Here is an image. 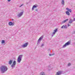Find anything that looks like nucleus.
<instances>
[{
	"instance_id": "nucleus-38",
	"label": "nucleus",
	"mask_w": 75,
	"mask_h": 75,
	"mask_svg": "<svg viewBox=\"0 0 75 75\" xmlns=\"http://www.w3.org/2000/svg\"><path fill=\"white\" fill-rule=\"evenodd\" d=\"M12 21H13L14 20V19H12Z\"/></svg>"
},
{
	"instance_id": "nucleus-2",
	"label": "nucleus",
	"mask_w": 75,
	"mask_h": 75,
	"mask_svg": "<svg viewBox=\"0 0 75 75\" xmlns=\"http://www.w3.org/2000/svg\"><path fill=\"white\" fill-rule=\"evenodd\" d=\"M23 58V55H20L19 56L17 59V62L18 63H20L21 61L22 58Z\"/></svg>"
},
{
	"instance_id": "nucleus-20",
	"label": "nucleus",
	"mask_w": 75,
	"mask_h": 75,
	"mask_svg": "<svg viewBox=\"0 0 75 75\" xmlns=\"http://www.w3.org/2000/svg\"><path fill=\"white\" fill-rule=\"evenodd\" d=\"M58 31V29L56 28L55 29V30H54V32H55V33L57 32Z\"/></svg>"
},
{
	"instance_id": "nucleus-16",
	"label": "nucleus",
	"mask_w": 75,
	"mask_h": 75,
	"mask_svg": "<svg viewBox=\"0 0 75 75\" xmlns=\"http://www.w3.org/2000/svg\"><path fill=\"white\" fill-rule=\"evenodd\" d=\"M55 33H56V32H54L52 34V37H53V36L54 35H55Z\"/></svg>"
},
{
	"instance_id": "nucleus-30",
	"label": "nucleus",
	"mask_w": 75,
	"mask_h": 75,
	"mask_svg": "<svg viewBox=\"0 0 75 75\" xmlns=\"http://www.w3.org/2000/svg\"><path fill=\"white\" fill-rule=\"evenodd\" d=\"M35 11H38V9H36L35 10Z\"/></svg>"
},
{
	"instance_id": "nucleus-29",
	"label": "nucleus",
	"mask_w": 75,
	"mask_h": 75,
	"mask_svg": "<svg viewBox=\"0 0 75 75\" xmlns=\"http://www.w3.org/2000/svg\"><path fill=\"white\" fill-rule=\"evenodd\" d=\"M50 68V67H49L48 68V70L49 71H50V69H49V68Z\"/></svg>"
},
{
	"instance_id": "nucleus-7",
	"label": "nucleus",
	"mask_w": 75,
	"mask_h": 75,
	"mask_svg": "<svg viewBox=\"0 0 75 75\" xmlns=\"http://www.w3.org/2000/svg\"><path fill=\"white\" fill-rule=\"evenodd\" d=\"M28 45V42H26L25 44H24L22 46V47L23 48H25V47H27V46Z\"/></svg>"
},
{
	"instance_id": "nucleus-6",
	"label": "nucleus",
	"mask_w": 75,
	"mask_h": 75,
	"mask_svg": "<svg viewBox=\"0 0 75 75\" xmlns=\"http://www.w3.org/2000/svg\"><path fill=\"white\" fill-rule=\"evenodd\" d=\"M16 64V61H14L12 64L11 65V67L12 68V69H13V68H15V65Z\"/></svg>"
},
{
	"instance_id": "nucleus-32",
	"label": "nucleus",
	"mask_w": 75,
	"mask_h": 75,
	"mask_svg": "<svg viewBox=\"0 0 75 75\" xmlns=\"http://www.w3.org/2000/svg\"><path fill=\"white\" fill-rule=\"evenodd\" d=\"M69 26H71V25H69V24H68V27H69Z\"/></svg>"
},
{
	"instance_id": "nucleus-3",
	"label": "nucleus",
	"mask_w": 75,
	"mask_h": 75,
	"mask_svg": "<svg viewBox=\"0 0 75 75\" xmlns=\"http://www.w3.org/2000/svg\"><path fill=\"white\" fill-rule=\"evenodd\" d=\"M71 44V41H69L67 42L63 46L62 48H65L67 46Z\"/></svg>"
},
{
	"instance_id": "nucleus-34",
	"label": "nucleus",
	"mask_w": 75,
	"mask_h": 75,
	"mask_svg": "<svg viewBox=\"0 0 75 75\" xmlns=\"http://www.w3.org/2000/svg\"><path fill=\"white\" fill-rule=\"evenodd\" d=\"M49 55H50V56H52V54H50Z\"/></svg>"
},
{
	"instance_id": "nucleus-15",
	"label": "nucleus",
	"mask_w": 75,
	"mask_h": 75,
	"mask_svg": "<svg viewBox=\"0 0 75 75\" xmlns=\"http://www.w3.org/2000/svg\"><path fill=\"white\" fill-rule=\"evenodd\" d=\"M45 75V73L44 72H41L40 74V75Z\"/></svg>"
},
{
	"instance_id": "nucleus-10",
	"label": "nucleus",
	"mask_w": 75,
	"mask_h": 75,
	"mask_svg": "<svg viewBox=\"0 0 75 75\" xmlns=\"http://www.w3.org/2000/svg\"><path fill=\"white\" fill-rule=\"evenodd\" d=\"M37 7V6L35 5H34L32 8V10H34V8H36Z\"/></svg>"
},
{
	"instance_id": "nucleus-13",
	"label": "nucleus",
	"mask_w": 75,
	"mask_h": 75,
	"mask_svg": "<svg viewBox=\"0 0 75 75\" xmlns=\"http://www.w3.org/2000/svg\"><path fill=\"white\" fill-rule=\"evenodd\" d=\"M73 21H73V20L70 19V20L69 21V23L70 24H71V23L73 22Z\"/></svg>"
},
{
	"instance_id": "nucleus-8",
	"label": "nucleus",
	"mask_w": 75,
	"mask_h": 75,
	"mask_svg": "<svg viewBox=\"0 0 75 75\" xmlns=\"http://www.w3.org/2000/svg\"><path fill=\"white\" fill-rule=\"evenodd\" d=\"M14 24H15V23H14V22H9L8 23V25H12V26H13V25H14Z\"/></svg>"
},
{
	"instance_id": "nucleus-31",
	"label": "nucleus",
	"mask_w": 75,
	"mask_h": 75,
	"mask_svg": "<svg viewBox=\"0 0 75 75\" xmlns=\"http://www.w3.org/2000/svg\"><path fill=\"white\" fill-rule=\"evenodd\" d=\"M66 9L67 10H68H68H69V8H66Z\"/></svg>"
},
{
	"instance_id": "nucleus-18",
	"label": "nucleus",
	"mask_w": 75,
	"mask_h": 75,
	"mask_svg": "<svg viewBox=\"0 0 75 75\" xmlns=\"http://www.w3.org/2000/svg\"><path fill=\"white\" fill-rule=\"evenodd\" d=\"M2 44H4V43H5V40H2L1 41Z\"/></svg>"
},
{
	"instance_id": "nucleus-14",
	"label": "nucleus",
	"mask_w": 75,
	"mask_h": 75,
	"mask_svg": "<svg viewBox=\"0 0 75 75\" xmlns=\"http://www.w3.org/2000/svg\"><path fill=\"white\" fill-rule=\"evenodd\" d=\"M66 13L67 15H68V16H69V15H70V13H69V11H67Z\"/></svg>"
},
{
	"instance_id": "nucleus-22",
	"label": "nucleus",
	"mask_w": 75,
	"mask_h": 75,
	"mask_svg": "<svg viewBox=\"0 0 75 75\" xmlns=\"http://www.w3.org/2000/svg\"><path fill=\"white\" fill-rule=\"evenodd\" d=\"M44 46V44L42 43L41 45V47H43V46Z\"/></svg>"
},
{
	"instance_id": "nucleus-4",
	"label": "nucleus",
	"mask_w": 75,
	"mask_h": 75,
	"mask_svg": "<svg viewBox=\"0 0 75 75\" xmlns=\"http://www.w3.org/2000/svg\"><path fill=\"white\" fill-rule=\"evenodd\" d=\"M64 73L65 72L63 71H59L57 72L56 75H61V74H64Z\"/></svg>"
},
{
	"instance_id": "nucleus-37",
	"label": "nucleus",
	"mask_w": 75,
	"mask_h": 75,
	"mask_svg": "<svg viewBox=\"0 0 75 75\" xmlns=\"http://www.w3.org/2000/svg\"><path fill=\"white\" fill-rule=\"evenodd\" d=\"M75 21V18H74V21Z\"/></svg>"
},
{
	"instance_id": "nucleus-21",
	"label": "nucleus",
	"mask_w": 75,
	"mask_h": 75,
	"mask_svg": "<svg viewBox=\"0 0 75 75\" xmlns=\"http://www.w3.org/2000/svg\"><path fill=\"white\" fill-rule=\"evenodd\" d=\"M68 66H71V63H69L68 64Z\"/></svg>"
},
{
	"instance_id": "nucleus-26",
	"label": "nucleus",
	"mask_w": 75,
	"mask_h": 75,
	"mask_svg": "<svg viewBox=\"0 0 75 75\" xmlns=\"http://www.w3.org/2000/svg\"><path fill=\"white\" fill-rule=\"evenodd\" d=\"M48 51H49V52H51V50L50 49L48 50Z\"/></svg>"
},
{
	"instance_id": "nucleus-28",
	"label": "nucleus",
	"mask_w": 75,
	"mask_h": 75,
	"mask_svg": "<svg viewBox=\"0 0 75 75\" xmlns=\"http://www.w3.org/2000/svg\"><path fill=\"white\" fill-rule=\"evenodd\" d=\"M24 4H22V5H21L20 6V7H21L22 6H23V5Z\"/></svg>"
},
{
	"instance_id": "nucleus-12",
	"label": "nucleus",
	"mask_w": 75,
	"mask_h": 75,
	"mask_svg": "<svg viewBox=\"0 0 75 75\" xmlns=\"http://www.w3.org/2000/svg\"><path fill=\"white\" fill-rule=\"evenodd\" d=\"M61 3L63 6H64V5H65V2H64V0H62L61 2Z\"/></svg>"
},
{
	"instance_id": "nucleus-36",
	"label": "nucleus",
	"mask_w": 75,
	"mask_h": 75,
	"mask_svg": "<svg viewBox=\"0 0 75 75\" xmlns=\"http://www.w3.org/2000/svg\"><path fill=\"white\" fill-rule=\"evenodd\" d=\"M52 55H55V53H53L52 54Z\"/></svg>"
},
{
	"instance_id": "nucleus-19",
	"label": "nucleus",
	"mask_w": 75,
	"mask_h": 75,
	"mask_svg": "<svg viewBox=\"0 0 75 75\" xmlns=\"http://www.w3.org/2000/svg\"><path fill=\"white\" fill-rule=\"evenodd\" d=\"M68 11L70 12V13H71V12H72V10H71V9H69L68 10Z\"/></svg>"
},
{
	"instance_id": "nucleus-17",
	"label": "nucleus",
	"mask_w": 75,
	"mask_h": 75,
	"mask_svg": "<svg viewBox=\"0 0 75 75\" xmlns=\"http://www.w3.org/2000/svg\"><path fill=\"white\" fill-rule=\"evenodd\" d=\"M64 29H67V26L66 25H65L64 26Z\"/></svg>"
},
{
	"instance_id": "nucleus-33",
	"label": "nucleus",
	"mask_w": 75,
	"mask_h": 75,
	"mask_svg": "<svg viewBox=\"0 0 75 75\" xmlns=\"http://www.w3.org/2000/svg\"><path fill=\"white\" fill-rule=\"evenodd\" d=\"M73 45H75V42H74L73 43Z\"/></svg>"
},
{
	"instance_id": "nucleus-35",
	"label": "nucleus",
	"mask_w": 75,
	"mask_h": 75,
	"mask_svg": "<svg viewBox=\"0 0 75 75\" xmlns=\"http://www.w3.org/2000/svg\"><path fill=\"white\" fill-rule=\"evenodd\" d=\"M10 1H11V0H8V2H10Z\"/></svg>"
},
{
	"instance_id": "nucleus-25",
	"label": "nucleus",
	"mask_w": 75,
	"mask_h": 75,
	"mask_svg": "<svg viewBox=\"0 0 75 75\" xmlns=\"http://www.w3.org/2000/svg\"><path fill=\"white\" fill-rule=\"evenodd\" d=\"M72 34H75V31H73V32H72Z\"/></svg>"
},
{
	"instance_id": "nucleus-5",
	"label": "nucleus",
	"mask_w": 75,
	"mask_h": 75,
	"mask_svg": "<svg viewBox=\"0 0 75 75\" xmlns=\"http://www.w3.org/2000/svg\"><path fill=\"white\" fill-rule=\"evenodd\" d=\"M43 38V37L42 36H41L40 37V38L38 40V42H37V45H39L40 44V41H41V40Z\"/></svg>"
},
{
	"instance_id": "nucleus-11",
	"label": "nucleus",
	"mask_w": 75,
	"mask_h": 75,
	"mask_svg": "<svg viewBox=\"0 0 75 75\" xmlns=\"http://www.w3.org/2000/svg\"><path fill=\"white\" fill-rule=\"evenodd\" d=\"M12 63H13V60H10L8 62V64H9V65H11Z\"/></svg>"
},
{
	"instance_id": "nucleus-9",
	"label": "nucleus",
	"mask_w": 75,
	"mask_h": 75,
	"mask_svg": "<svg viewBox=\"0 0 75 75\" xmlns=\"http://www.w3.org/2000/svg\"><path fill=\"white\" fill-rule=\"evenodd\" d=\"M23 12H21L18 15V16L19 17H20L21 16H23Z\"/></svg>"
},
{
	"instance_id": "nucleus-24",
	"label": "nucleus",
	"mask_w": 75,
	"mask_h": 75,
	"mask_svg": "<svg viewBox=\"0 0 75 75\" xmlns=\"http://www.w3.org/2000/svg\"><path fill=\"white\" fill-rule=\"evenodd\" d=\"M68 19H66L64 21H65V22H67V21H68Z\"/></svg>"
},
{
	"instance_id": "nucleus-1",
	"label": "nucleus",
	"mask_w": 75,
	"mask_h": 75,
	"mask_svg": "<svg viewBox=\"0 0 75 75\" xmlns=\"http://www.w3.org/2000/svg\"><path fill=\"white\" fill-rule=\"evenodd\" d=\"M8 70V68H7V67L4 65L1 66L0 68V70L2 74L4 73V72H5L6 71H7Z\"/></svg>"
},
{
	"instance_id": "nucleus-23",
	"label": "nucleus",
	"mask_w": 75,
	"mask_h": 75,
	"mask_svg": "<svg viewBox=\"0 0 75 75\" xmlns=\"http://www.w3.org/2000/svg\"><path fill=\"white\" fill-rule=\"evenodd\" d=\"M65 21H64L62 22V23L63 24V23H65Z\"/></svg>"
},
{
	"instance_id": "nucleus-27",
	"label": "nucleus",
	"mask_w": 75,
	"mask_h": 75,
	"mask_svg": "<svg viewBox=\"0 0 75 75\" xmlns=\"http://www.w3.org/2000/svg\"><path fill=\"white\" fill-rule=\"evenodd\" d=\"M64 25H63L61 27V28H63L64 27Z\"/></svg>"
}]
</instances>
